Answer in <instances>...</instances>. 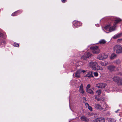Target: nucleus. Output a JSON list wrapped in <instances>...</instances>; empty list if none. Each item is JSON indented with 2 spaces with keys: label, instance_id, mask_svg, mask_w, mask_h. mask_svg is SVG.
Listing matches in <instances>:
<instances>
[{
  "label": "nucleus",
  "instance_id": "7c9ffc66",
  "mask_svg": "<svg viewBox=\"0 0 122 122\" xmlns=\"http://www.w3.org/2000/svg\"><path fill=\"white\" fill-rule=\"evenodd\" d=\"M17 12V11L15 12L12 13L11 15L12 16H15L16 15H17L16 13Z\"/></svg>",
  "mask_w": 122,
  "mask_h": 122
},
{
  "label": "nucleus",
  "instance_id": "f8f14e48",
  "mask_svg": "<svg viewBox=\"0 0 122 122\" xmlns=\"http://www.w3.org/2000/svg\"><path fill=\"white\" fill-rule=\"evenodd\" d=\"M79 92L82 94L84 93V91L83 90V85L82 84L79 86Z\"/></svg>",
  "mask_w": 122,
  "mask_h": 122
},
{
  "label": "nucleus",
  "instance_id": "6ab92c4d",
  "mask_svg": "<svg viewBox=\"0 0 122 122\" xmlns=\"http://www.w3.org/2000/svg\"><path fill=\"white\" fill-rule=\"evenodd\" d=\"M121 62V61L119 59L115 60L113 61V63L115 64L118 65Z\"/></svg>",
  "mask_w": 122,
  "mask_h": 122
},
{
  "label": "nucleus",
  "instance_id": "2f4dec72",
  "mask_svg": "<svg viewBox=\"0 0 122 122\" xmlns=\"http://www.w3.org/2000/svg\"><path fill=\"white\" fill-rule=\"evenodd\" d=\"M94 75L95 76H98V73L97 72H95L94 73Z\"/></svg>",
  "mask_w": 122,
  "mask_h": 122
},
{
  "label": "nucleus",
  "instance_id": "c9c22d12",
  "mask_svg": "<svg viewBox=\"0 0 122 122\" xmlns=\"http://www.w3.org/2000/svg\"><path fill=\"white\" fill-rule=\"evenodd\" d=\"M66 0H61L62 2L63 3H65L66 2Z\"/></svg>",
  "mask_w": 122,
  "mask_h": 122
},
{
  "label": "nucleus",
  "instance_id": "9d476101",
  "mask_svg": "<svg viewBox=\"0 0 122 122\" xmlns=\"http://www.w3.org/2000/svg\"><path fill=\"white\" fill-rule=\"evenodd\" d=\"M85 71L86 72L84 73H83L84 75L86 74L85 75H84L85 77H93L92 74V72L89 71L88 72H87L86 71Z\"/></svg>",
  "mask_w": 122,
  "mask_h": 122
},
{
  "label": "nucleus",
  "instance_id": "423d86ee",
  "mask_svg": "<svg viewBox=\"0 0 122 122\" xmlns=\"http://www.w3.org/2000/svg\"><path fill=\"white\" fill-rule=\"evenodd\" d=\"M108 55L105 53L100 54L97 57V58L100 60H102L106 59L108 57Z\"/></svg>",
  "mask_w": 122,
  "mask_h": 122
},
{
  "label": "nucleus",
  "instance_id": "4c0bfd02",
  "mask_svg": "<svg viewBox=\"0 0 122 122\" xmlns=\"http://www.w3.org/2000/svg\"><path fill=\"white\" fill-rule=\"evenodd\" d=\"M88 116H91V115L90 113H88Z\"/></svg>",
  "mask_w": 122,
  "mask_h": 122
},
{
  "label": "nucleus",
  "instance_id": "a19ab883",
  "mask_svg": "<svg viewBox=\"0 0 122 122\" xmlns=\"http://www.w3.org/2000/svg\"><path fill=\"white\" fill-rule=\"evenodd\" d=\"M0 36H1V33L0 32Z\"/></svg>",
  "mask_w": 122,
  "mask_h": 122
},
{
  "label": "nucleus",
  "instance_id": "cd10ccee",
  "mask_svg": "<svg viewBox=\"0 0 122 122\" xmlns=\"http://www.w3.org/2000/svg\"><path fill=\"white\" fill-rule=\"evenodd\" d=\"M95 99L97 100V101H103L101 99L99 98L98 97H97L96 96H95Z\"/></svg>",
  "mask_w": 122,
  "mask_h": 122
},
{
  "label": "nucleus",
  "instance_id": "c756f323",
  "mask_svg": "<svg viewBox=\"0 0 122 122\" xmlns=\"http://www.w3.org/2000/svg\"><path fill=\"white\" fill-rule=\"evenodd\" d=\"M87 58L86 56H82L81 58L82 60H85L87 59Z\"/></svg>",
  "mask_w": 122,
  "mask_h": 122
},
{
  "label": "nucleus",
  "instance_id": "a211bd4d",
  "mask_svg": "<svg viewBox=\"0 0 122 122\" xmlns=\"http://www.w3.org/2000/svg\"><path fill=\"white\" fill-rule=\"evenodd\" d=\"M85 105L86 108H87L90 111H92V108L89 106L87 103H85Z\"/></svg>",
  "mask_w": 122,
  "mask_h": 122
},
{
  "label": "nucleus",
  "instance_id": "473e14b6",
  "mask_svg": "<svg viewBox=\"0 0 122 122\" xmlns=\"http://www.w3.org/2000/svg\"><path fill=\"white\" fill-rule=\"evenodd\" d=\"M90 87V85L89 84H88L86 87V90L88 89H89V88Z\"/></svg>",
  "mask_w": 122,
  "mask_h": 122
},
{
  "label": "nucleus",
  "instance_id": "2eb2a0df",
  "mask_svg": "<svg viewBox=\"0 0 122 122\" xmlns=\"http://www.w3.org/2000/svg\"><path fill=\"white\" fill-rule=\"evenodd\" d=\"M108 69L110 71H112L114 70L115 67L112 65H110L108 66Z\"/></svg>",
  "mask_w": 122,
  "mask_h": 122
},
{
  "label": "nucleus",
  "instance_id": "393cba45",
  "mask_svg": "<svg viewBox=\"0 0 122 122\" xmlns=\"http://www.w3.org/2000/svg\"><path fill=\"white\" fill-rule=\"evenodd\" d=\"M85 55L86 57L88 58L91 57L92 55V54L89 52L86 53Z\"/></svg>",
  "mask_w": 122,
  "mask_h": 122
},
{
  "label": "nucleus",
  "instance_id": "7ed1b4c3",
  "mask_svg": "<svg viewBox=\"0 0 122 122\" xmlns=\"http://www.w3.org/2000/svg\"><path fill=\"white\" fill-rule=\"evenodd\" d=\"M92 52L95 54H97L99 53L100 51L99 49V47L97 46H95L92 47H91L90 48Z\"/></svg>",
  "mask_w": 122,
  "mask_h": 122
},
{
  "label": "nucleus",
  "instance_id": "412c9836",
  "mask_svg": "<svg viewBox=\"0 0 122 122\" xmlns=\"http://www.w3.org/2000/svg\"><path fill=\"white\" fill-rule=\"evenodd\" d=\"M121 20L120 19L117 18L115 20L114 22L113 25H115L116 24L120 22L121 21Z\"/></svg>",
  "mask_w": 122,
  "mask_h": 122
},
{
  "label": "nucleus",
  "instance_id": "ddd939ff",
  "mask_svg": "<svg viewBox=\"0 0 122 122\" xmlns=\"http://www.w3.org/2000/svg\"><path fill=\"white\" fill-rule=\"evenodd\" d=\"M100 63L102 66H105L108 64V62L106 61H101L100 62Z\"/></svg>",
  "mask_w": 122,
  "mask_h": 122
},
{
  "label": "nucleus",
  "instance_id": "bb28decb",
  "mask_svg": "<svg viewBox=\"0 0 122 122\" xmlns=\"http://www.w3.org/2000/svg\"><path fill=\"white\" fill-rule=\"evenodd\" d=\"M122 83V80L120 78L117 82V84L118 85H121Z\"/></svg>",
  "mask_w": 122,
  "mask_h": 122
},
{
  "label": "nucleus",
  "instance_id": "f3484780",
  "mask_svg": "<svg viewBox=\"0 0 122 122\" xmlns=\"http://www.w3.org/2000/svg\"><path fill=\"white\" fill-rule=\"evenodd\" d=\"M122 35V33L117 34L113 36L114 39H116L117 38L120 37Z\"/></svg>",
  "mask_w": 122,
  "mask_h": 122
},
{
  "label": "nucleus",
  "instance_id": "79ce46f5",
  "mask_svg": "<svg viewBox=\"0 0 122 122\" xmlns=\"http://www.w3.org/2000/svg\"><path fill=\"white\" fill-rule=\"evenodd\" d=\"M74 75V74H73V76Z\"/></svg>",
  "mask_w": 122,
  "mask_h": 122
},
{
  "label": "nucleus",
  "instance_id": "1a4fd4ad",
  "mask_svg": "<svg viewBox=\"0 0 122 122\" xmlns=\"http://www.w3.org/2000/svg\"><path fill=\"white\" fill-rule=\"evenodd\" d=\"M105 119L102 117H100L96 118L93 120V122H105Z\"/></svg>",
  "mask_w": 122,
  "mask_h": 122
},
{
  "label": "nucleus",
  "instance_id": "4468645a",
  "mask_svg": "<svg viewBox=\"0 0 122 122\" xmlns=\"http://www.w3.org/2000/svg\"><path fill=\"white\" fill-rule=\"evenodd\" d=\"M81 120L83 121L87 122L89 121V119L84 116H82L81 117Z\"/></svg>",
  "mask_w": 122,
  "mask_h": 122
},
{
  "label": "nucleus",
  "instance_id": "9b49d317",
  "mask_svg": "<svg viewBox=\"0 0 122 122\" xmlns=\"http://www.w3.org/2000/svg\"><path fill=\"white\" fill-rule=\"evenodd\" d=\"M73 26L74 27H77L80 26L81 24L80 23L76 21H74L73 22Z\"/></svg>",
  "mask_w": 122,
  "mask_h": 122
},
{
  "label": "nucleus",
  "instance_id": "0eeeda50",
  "mask_svg": "<svg viewBox=\"0 0 122 122\" xmlns=\"http://www.w3.org/2000/svg\"><path fill=\"white\" fill-rule=\"evenodd\" d=\"M86 72L85 71L83 70L79 69L75 73V76L76 78H79L80 76V74L81 72L84 73Z\"/></svg>",
  "mask_w": 122,
  "mask_h": 122
},
{
  "label": "nucleus",
  "instance_id": "f704fd0d",
  "mask_svg": "<svg viewBox=\"0 0 122 122\" xmlns=\"http://www.w3.org/2000/svg\"><path fill=\"white\" fill-rule=\"evenodd\" d=\"M83 101L84 102H85L86 101V98L85 97H83Z\"/></svg>",
  "mask_w": 122,
  "mask_h": 122
},
{
  "label": "nucleus",
  "instance_id": "f257e3e1",
  "mask_svg": "<svg viewBox=\"0 0 122 122\" xmlns=\"http://www.w3.org/2000/svg\"><path fill=\"white\" fill-rule=\"evenodd\" d=\"M88 66L93 70L101 71L103 70V69L99 66L97 62L95 61H91L88 64Z\"/></svg>",
  "mask_w": 122,
  "mask_h": 122
},
{
  "label": "nucleus",
  "instance_id": "c85d7f7f",
  "mask_svg": "<svg viewBox=\"0 0 122 122\" xmlns=\"http://www.w3.org/2000/svg\"><path fill=\"white\" fill-rule=\"evenodd\" d=\"M6 43L5 41H3L0 42V45L4 46L6 45Z\"/></svg>",
  "mask_w": 122,
  "mask_h": 122
},
{
  "label": "nucleus",
  "instance_id": "b1692460",
  "mask_svg": "<svg viewBox=\"0 0 122 122\" xmlns=\"http://www.w3.org/2000/svg\"><path fill=\"white\" fill-rule=\"evenodd\" d=\"M86 91L87 92L90 94H93V91H92L91 89H88L86 90Z\"/></svg>",
  "mask_w": 122,
  "mask_h": 122
},
{
  "label": "nucleus",
  "instance_id": "58836bf2",
  "mask_svg": "<svg viewBox=\"0 0 122 122\" xmlns=\"http://www.w3.org/2000/svg\"><path fill=\"white\" fill-rule=\"evenodd\" d=\"M119 109H118L117 111H115V112L117 113L119 111Z\"/></svg>",
  "mask_w": 122,
  "mask_h": 122
},
{
  "label": "nucleus",
  "instance_id": "72a5a7b5",
  "mask_svg": "<svg viewBox=\"0 0 122 122\" xmlns=\"http://www.w3.org/2000/svg\"><path fill=\"white\" fill-rule=\"evenodd\" d=\"M13 46L15 47H18L19 46V45L17 44H14L13 45Z\"/></svg>",
  "mask_w": 122,
  "mask_h": 122
},
{
  "label": "nucleus",
  "instance_id": "6e6552de",
  "mask_svg": "<svg viewBox=\"0 0 122 122\" xmlns=\"http://www.w3.org/2000/svg\"><path fill=\"white\" fill-rule=\"evenodd\" d=\"M107 84L105 83H99L96 85V86L98 88H104L106 86Z\"/></svg>",
  "mask_w": 122,
  "mask_h": 122
},
{
  "label": "nucleus",
  "instance_id": "dca6fc26",
  "mask_svg": "<svg viewBox=\"0 0 122 122\" xmlns=\"http://www.w3.org/2000/svg\"><path fill=\"white\" fill-rule=\"evenodd\" d=\"M101 93V90L99 89L97 90L96 92V95L95 96H96L97 97H99Z\"/></svg>",
  "mask_w": 122,
  "mask_h": 122
},
{
  "label": "nucleus",
  "instance_id": "a878e982",
  "mask_svg": "<svg viewBox=\"0 0 122 122\" xmlns=\"http://www.w3.org/2000/svg\"><path fill=\"white\" fill-rule=\"evenodd\" d=\"M99 42L101 44H104L106 42V41L104 40H101L99 41Z\"/></svg>",
  "mask_w": 122,
  "mask_h": 122
},
{
  "label": "nucleus",
  "instance_id": "f03ea898",
  "mask_svg": "<svg viewBox=\"0 0 122 122\" xmlns=\"http://www.w3.org/2000/svg\"><path fill=\"white\" fill-rule=\"evenodd\" d=\"M94 107L96 109H98L102 111H105L109 109V107L106 103L101 104V105L98 104H95Z\"/></svg>",
  "mask_w": 122,
  "mask_h": 122
},
{
  "label": "nucleus",
  "instance_id": "5701e85b",
  "mask_svg": "<svg viewBox=\"0 0 122 122\" xmlns=\"http://www.w3.org/2000/svg\"><path fill=\"white\" fill-rule=\"evenodd\" d=\"M109 122H115L116 120L114 119L111 118H107Z\"/></svg>",
  "mask_w": 122,
  "mask_h": 122
},
{
  "label": "nucleus",
  "instance_id": "4be33fe9",
  "mask_svg": "<svg viewBox=\"0 0 122 122\" xmlns=\"http://www.w3.org/2000/svg\"><path fill=\"white\" fill-rule=\"evenodd\" d=\"M116 55L114 54H112L110 56V59H114L116 58Z\"/></svg>",
  "mask_w": 122,
  "mask_h": 122
},
{
  "label": "nucleus",
  "instance_id": "aec40b11",
  "mask_svg": "<svg viewBox=\"0 0 122 122\" xmlns=\"http://www.w3.org/2000/svg\"><path fill=\"white\" fill-rule=\"evenodd\" d=\"M120 79V78H119L118 77L115 76L113 78V79L115 81L118 82Z\"/></svg>",
  "mask_w": 122,
  "mask_h": 122
},
{
  "label": "nucleus",
  "instance_id": "20e7f679",
  "mask_svg": "<svg viewBox=\"0 0 122 122\" xmlns=\"http://www.w3.org/2000/svg\"><path fill=\"white\" fill-rule=\"evenodd\" d=\"M114 50L117 53H122V47L120 45H117L114 47Z\"/></svg>",
  "mask_w": 122,
  "mask_h": 122
},
{
  "label": "nucleus",
  "instance_id": "e433bc0d",
  "mask_svg": "<svg viewBox=\"0 0 122 122\" xmlns=\"http://www.w3.org/2000/svg\"><path fill=\"white\" fill-rule=\"evenodd\" d=\"M78 63V62H76V61H74V64H76V65H79V64H76V63Z\"/></svg>",
  "mask_w": 122,
  "mask_h": 122
},
{
  "label": "nucleus",
  "instance_id": "39448f33",
  "mask_svg": "<svg viewBox=\"0 0 122 122\" xmlns=\"http://www.w3.org/2000/svg\"><path fill=\"white\" fill-rule=\"evenodd\" d=\"M111 26L110 25H109L106 26L104 27V28L105 30H108L109 32H110L115 30V28L116 26L115 25H113L111 27Z\"/></svg>",
  "mask_w": 122,
  "mask_h": 122
},
{
  "label": "nucleus",
  "instance_id": "ea45409f",
  "mask_svg": "<svg viewBox=\"0 0 122 122\" xmlns=\"http://www.w3.org/2000/svg\"><path fill=\"white\" fill-rule=\"evenodd\" d=\"M118 41H122V39H119L118 40Z\"/></svg>",
  "mask_w": 122,
  "mask_h": 122
}]
</instances>
